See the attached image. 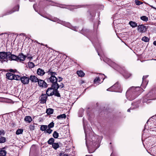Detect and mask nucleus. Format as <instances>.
<instances>
[{"mask_svg":"<svg viewBox=\"0 0 156 156\" xmlns=\"http://www.w3.org/2000/svg\"><path fill=\"white\" fill-rule=\"evenodd\" d=\"M62 154L61 153L60 154V156H61Z\"/></svg>","mask_w":156,"mask_h":156,"instance_id":"e2e57ef3","label":"nucleus"},{"mask_svg":"<svg viewBox=\"0 0 156 156\" xmlns=\"http://www.w3.org/2000/svg\"><path fill=\"white\" fill-rule=\"evenodd\" d=\"M53 136L55 138H57L58 137V133L55 131L53 134Z\"/></svg>","mask_w":156,"mask_h":156,"instance_id":"473e14b6","label":"nucleus"},{"mask_svg":"<svg viewBox=\"0 0 156 156\" xmlns=\"http://www.w3.org/2000/svg\"><path fill=\"white\" fill-rule=\"evenodd\" d=\"M29 129L31 131L34 130L35 129V126L34 125H30L29 126Z\"/></svg>","mask_w":156,"mask_h":156,"instance_id":"4c0bfd02","label":"nucleus"},{"mask_svg":"<svg viewBox=\"0 0 156 156\" xmlns=\"http://www.w3.org/2000/svg\"><path fill=\"white\" fill-rule=\"evenodd\" d=\"M105 76L103 74H99L98 77L96 78L94 80V83L97 85H98L101 83L105 79V77H104Z\"/></svg>","mask_w":156,"mask_h":156,"instance_id":"20e7f679","label":"nucleus"},{"mask_svg":"<svg viewBox=\"0 0 156 156\" xmlns=\"http://www.w3.org/2000/svg\"><path fill=\"white\" fill-rule=\"evenodd\" d=\"M28 66L30 68H32L35 66L34 64L32 62H29L28 63Z\"/></svg>","mask_w":156,"mask_h":156,"instance_id":"2f4dec72","label":"nucleus"},{"mask_svg":"<svg viewBox=\"0 0 156 156\" xmlns=\"http://www.w3.org/2000/svg\"><path fill=\"white\" fill-rule=\"evenodd\" d=\"M97 136H92L88 140L86 138V145L90 153L94 152L98 147V146H96L97 144Z\"/></svg>","mask_w":156,"mask_h":156,"instance_id":"f257e3e1","label":"nucleus"},{"mask_svg":"<svg viewBox=\"0 0 156 156\" xmlns=\"http://www.w3.org/2000/svg\"><path fill=\"white\" fill-rule=\"evenodd\" d=\"M151 6L152 8H154V9H156V8H155V7H153V6Z\"/></svg>","mask_w":156,"mask_h":156,"instance_id":"6e6d98bb","label":"nucleus"},{"mask_svg":"<svg viewBox=\"0 0 156 156\" xmlns=\"http://www.w3.org/2000/svg\"><path fill=\"white\" fill-rule=\"evenodd\" d=\"M148 76V75H145V76H143V80L144 79H145L146 78H147Z\"/></svg>","mask_w":156,"mask_h":156,"instance_id":"09e8293b","label":"nucleus"},{"mask_svg":"<svg viewBox=\"0 0 156 156\" xmlns=\"http://www.w3.org/2000/svg\"><path fill=\"white\" fill-rule=\"evenodd\" d=\"M41 44V45H44L43 44Z\"/></svg>","mask_w":156,"mask_h":156,"instance_id":"0e129e2a","label":"nucleus"},{"mask_svg":"<svg viewBox=\"0 0 156 156\" xmlns=\"http://www.w3.org/2000/svg\"><path fill=\"white\" fill-rule=\"evenodd\" d=\"M29 78L26 76L21 77V82L24 84H27L29 81Z\"/></svg>","mask_w":156,"mask_h":156,"instance_id":"9d476101","label":"nucleus"},{"mask_svg":"<svg viewBox=\"0 0 156 156\" xmlns=\"http://www.w3.org/2000/svg\"><path fill=\"white\" fill-rule=\"evenodd\" d=\"M30 58H31V59H32V57H30Z\"/></svg>","mask_w":156,"mask_h":156,"instance_id":"774afa93","label":"nucleus"},{"mask_svg":"<svg viewBox=\"0 0 156 156\" xmlns=\"http://www.w3.org/2000/svg\"><path fill=\"white\" fill-rule=\"evenodd\" d=\"M8 58L9 60H15L17 61V56L13 54H12L11 52L9 54Z\"/></svg>","mask_w":156,"mask_h":156,"instance_id":"ddd939ff","label":"nucleus"},{"mask_svg":"<svg viewBox=\"0 0 156 156\" xmlns=\"http://www.w3.org/2000/svg\"><path fill=\"white\" fill-rule=\"evenodd\" d=\"M55 141V139L53 138H51L48 140L47 142L48 144L50 145H52L54 144Z\"/></svg>","mask_w":156,"mask_h":156,"instance_id":"a878e982","label":"nucleus"},{"mask_svg":"<svg viewBox=\"0 0 156 156\" xmlns=\"http://www.w3.org/2000/svg\"><path fill=\"white\" fill-rule=\"evenodd\" d=\"M48 95L45 94H42L41 96V101L42 103L44 104L46 103L47 98Z\"/></svg>","mask_w":156,"mask_h":156,"instance_id":"9b49d317","label":"nucleus"},{"mask_svg":"<svg viewBox=\"0 0 156 156\" xmlns=\"http://www.w3.org/2000/svg\"><path fill=\"white\" fill-rule=\"evenodd\" d=\"M54 110L53 109L51 108L47 109L46 111V112L48 115L52 114L53 113Z\"/></svg>","mask_w":156,"mask_h":156,"instance_id":"4be33fe9","label":"nucleus"},{"mask_svg":"<svg viewBox=\"0 0 156 156\" xmlns=\"http://www.w3.org/2000/svg\"><path fill=\"white\" fill-rule=\"evenodd\" d=\"M9 54H10V52H0V57L2 60H4V61L7 62Z\"/></svg>","mask_w":156,"mask_h":156,"instance_id":"423d86ee","label":"nucleus"},{"mask_svg":"<svg viewBox=\"0 0 156 156\" xmlns=\"http://www.w3.org/2000/svg\"><path fill=\"white\" fill-rule=\"evenodd\" d=\"M54 88V91L55 92H54V94L53 95H55V96H57L58 97H60V95L59 93L58 90V89L57 88Z\"/></svg>","mask_w":156,"mask_h":156,"instance_id":"412c9836","label":"nucleus"},{"mask_svg":"<svg viewBox=\"0 0 156 156\" xmlns=\"http://www.w3.org/2000/svg\"><path fill=\"white\" fill-rule=\"evenodd\" d=\"M108 59L109 62L108 64H110L109 65L122 74L125 78H128L131 76V74L128 73L125 70L124 67H121L115 63L112 62L109 59Z\"/></svg>","mask_w":156,"mask_h":156,"instance_id":"7ed1b4c3","label":"nucleus"},{"mask_svg":"<svg viewBox=\"0 0 156 156\" xmlns=\"http://www.w3.org/2000/svg\"><path fill=\"white\" fill-rule=\"evenodd\" d=\"M84 111V110L83 108H81L80 109L78 113L79 117H81L83 116Z\"/></svg>","mask_w":156,"mask_h":156,"instance_id":"393cba45","label":"nucleus"},{"mask_svg":"<svg viewBox=\"0 0 156 156\" xmlns=\"http://www.w3.org/2000/svg\"><path fill=\"white\" fill-rule=\"evenodd\" d=\"M5 134L4 131L3 130H0V135Z\"/></svg>","mask_w":156,"mask_h":156,"instance_id":"37998d69","label":"nucleus"},{"mask_svg":"<svg viewBox=\"0 0 156 156\" xmlns=\"http://www.w3.org/2000/svg\"><path fill=\"white\" fill-rule=\"evenodd\" d=\"M19 5H18L16 6L14 8H13V10H12L10 11H8L6 13V15H8L11 13H12L16 11H18L19 10Z\"/></svg>","mask_w":156,"mask_h":156,"instance_id":"dca6fc26","label":"nucleus"},{"mask_svg":"<svg viewBox=\"0 0 156 156\" xmlns=\"http://www.w3.org/2000/svg\"><path fill=\"white\" fill-rule=\"evenodd\" d=\"M26 56L24 55L23 53H21L19 54L17 56V61L21 62V61H24Z\"/></svg>","mask_w":156,"mask_h":156,"instance_id":"f8f14e48","label":"nucleus"},{"mask_svg":"<svg viewBox=\"0 0 156 156\" xmlns=\"http://www.w3.org/2000/svg\"><path fill=\"white\" fill-rule=\"evenodd\" d=\"M52 146L55 150H56L59 147V145L58 143H54L52 144Z\"/></svg>","mask_w":156,"mask_h":156,"instance_id":"cd10ccee","label":"nucleus"},{"mask_svg":"<svg viewBox=\"0 0 156 156\" xmlns=\"http://www.w3.org/2000/svg\"><path fill=\"white\" fill-rule=\"evenodd\" d=\"M137 29L140 32L144 33L146 31L147 28L146 26L141 24L138 26Z\"/></svg>","mask_w":156,"mask_h":156,"instance_id":"6e6552de","label":"nucleus"},{"mask_svg":"<svg viewBox=\"0 0 156 156\" xmlns=\"http://www.w3.org/2000/svg\"><path fill=\"white\" fill-rule=\"evenodd\" d=\"M46 131L47 133H48L49 134H50L52 132V130L51 129L49 128H48V129L46 130Z\"/></svg>","mask_w":156,"mask_h":156,"instance_id":"ea45409f","label":"nucleus"},{"mask_svg":"<svg viewBox=\"0 0 156 156\" xmlns=\"http://www.w3.org/2000/svg\"><path fill=\"white\" fill-rule=\"evenodd\" d=\"M56 87H54L55 88H56L57 89H58L59 88H62L64 87V85L63 83H61V84L59 85L57 83V85H56Z\"/></svg>","mask_w":156,"mask_h":156,"instance_id":"c9c22d12","label":"nucleus"},{"mask_svg":"<svg viewBox=\"0 0 156 156\" xmlns=\"http://www.w3.org/2000/svg\"><path fill=\"white\" fill-rule=\"evenodd\" d=\"M14 80H20L21 78V76H19L18 75H16L14 74Z\"/></svg>","mask_w":156,"mask_h":156,"instance_id":"72a5a7b5","label":"nucleus"},{"mask_svg":"<svg viewBox=\"0 0 156 156\" xmlns=\"http://www.w3.org/2000/svg\"><path fill=\"white\" fill-rule=\"evenodd\" d=\"M153 44H154V45H155L156 46V41H154V42H153Z\"/></svg>","mask_w":156,"mask_h":156,"instance_id":"603ef678","label":"nucleus"},{"mask_svg":"<svg viewBox=\"0 0 156 156\" xmlns=\"http://www.w3.org/2000/svg\"><path fill=\"white\" fill-rule=\"evenodd\" d=\"M63 156H69V155L67 154H64Z\"/></svg>","mask_w":156,"mask_h":156,"instance_id":"864d4df0","label":"nucleus"},{"mask_svg":"<svg viewBox=\"0 0 156 156\" xmlns=\"http://www.w3.org/2000/svg\"><path fill=\"white\" fill-rule=\"evenodd\" d=\"M38 85L42 87H47L48 86L47 83L43 80L39 79L38 82Z\"/></svg>","mask_w":156,"mask_h":156,"instance_id":"1a4fd4ad","label":"nucleus"},{"mask_svg":"<svg viewBox=\"0 0 156 156\" xmlns=\"http://www.w3.org/2000/svg\"><path fill=\"white\" fill-rule=\"evenodd\" d=\"M34 0H29V1L30 2H33L34 1Z\"/></svg>","mask_w":156,"mask_h":156,"instance_id":"052dcab7","label":"nucleus"},{"mask_svg":"<svg viewBox=\"0 0 156 156\" xmlns=\"http://www.w3.org/2000/svg\"><path fill=\"white\" fill-rule=\"evenodd\" d=\"M151 93L150 92H149L147 95L148 96H149L150 95H151Z\"/></svg>","mask_w":156,"mask_h":156,"instance_id":"3c124183","label":"nucleus"},{"mask_svg":"<svg viewBox=\"0 0 156 156\" xmlns=\"http://www.w3.org/2000/svg\"><path fill=\"white\" fill-rule=\"evenodd\" d=\"M54 88L53 87L48 88L46 91V94L48 96H51L54 94Z\"/></svg>","mask_w":156,"mask_h":156,"instance_id":"0eeeda50","label":"nucleus"},{"mask_svg":"<svg viewBox=\"0 0 156 156\" xmlns=\"http://www.w3.org/2000/svg\"><path fill=\"white\" fill-rule=\"evenodd\" d=\"M129 24L133 28L137 26V23H136L132 21H130Z\"/></svg>","mask_w":156,"mask_h":156,"instance_id":"aec40b11","label":"nucleus"},{"mask_svg":"<svg viewBox=\"0 0 156 156\" xmlns=\"http://www.w3.org/2000/svg\"><path fill=\"white\" fill-rule=\"evenodd\" d=\"M142 40L145 42H147L149 41V39L148 37L144 36L142 38Z\"/></svg>","mask_w":156,"mask_h":156,"instance_id":"e433bc0d","label":"nucleus"},{"mask_svg":"<svg viewBox=\"0 0 156 156\" xmlns=\"http://www.w3.org/2000/svg\"><path fill=\"white\" fill-rule=\"evenodd\" d=\"M135 2L136 4L137 5H140L142 4L140 1L138 0H136Z\"/></svg>","mask_w":156,"mask_h":156,"instance_id":"a19ab883","label":"nucleus"},{"mask_svg":"<svg viewBox=\"0 0 156 156\" xmlns=\"http://www.w3.org/2000/svg\"><path fill=\"white\" fill-rule=\"evenodd\" d=\"M86 156H92V155H86Z\"/></svg>","mask_w":156,"mask_h":156,"instance_id":"680f3d73","label":"nucleus"},{"mask_svg":"<svg viewBox=\"0 0 156 156\" xmlns=\"http://www.w3.org/2000/svg\"><path fill=\"white\" fill-rule=\"evenodd\" d=\"M140 19L146 22L148 20V18L145 16H141Z\"/></svg>","mask_w":156,"mask_h":156,"instance_id":"7c9ffc66","label":"nucleus"},{"mask_svg":"<svg viewBox=\"0 0 156 156\" xmlns=\"http://www.w3.org/2000/svg\"><path fill=\"white\" fill-rule=\"evenodd\" d=\"M59 7L61 8H65V5H57Z\"/></svg>","mask_w":156,"mask_h":156,"instance_id":"c03bdc74","label":"nucleus"},{"mask_svg":"<svg viewBox=\"0 0 156 156\" xmlns=\"http://www.w3.org/2000/svg\"><path fill=\"white\" fill-rule=\"evenodd\" d=\"M66 23H63V25H65V26H66L68 27H69V23H67L66 24H65Z\"/></svg>","mask_w":156,"mask_h":156,"instance_id":"49530a36","label":"nucleus"},{"mask_svg":"<svg viewBox=\"0 0 156 156\" xmlns=\"http://www.w3.org/2000/svg\"><path fill=\"white\" fill-rule=\"evenodd\" d=\"M45 46H46V47H47V45H45Z\"/></svg>","mask_w":156,"mask_h":156,"instance_id":"69168bd1","label":"nucleus"},{"mask_svg":"<svg viewBox=\"0 0 156 156\" xmlns=\"http://www.w3.org/2000/svg\"><path fill=\"white\" fill-rule=\"evenodd\" d=\"M23 129H19L16 130V135H18L20 134H21L23 133Z\"/></svg>","mask_w":156,"mask_h":156,"instance_id":"c85d7f7f","label":"nucleus"},{"mask_svg":"<svg viewBox=\"0 0 156 156\" xmlns=\"http://www.w3.org/2000/svg\"><path fill=\"white\" fill-rule=\"evenodd\" d=\"M29 80H30L32 82L37 83L38 82L39 79L35 75H31L30 76Z\"/></svg>","mask_w":156,"mask_h":156,"instance_id":"4468645a","label":"nucleus"},{"mask_svg":"<svg viewBox=\"0 0 156 156\" xmlns=\"http://www.w3.org/2000/svg\"><path fill=\"white\" fill-rule=\"evenodd\" d=\"M54 123H53V122H52L48 125V127L49 128H52L54 127Z\"/></svg>","mask_w":156,"mask_h":156,"instance_id":"58836bf2","label":"nucleus"},{"mask_svg":"<svg viewBox=\"0 0 156 156\" xmlns=\"http://www.w3.org/2000/svg\"><path fill=\"white\" fill-rule=\"evenodd\" d=\"M151 6L152 8H154V9H156V8H155V7H153V6Z\"/></svg>","mask_w":156,"mask_h":156,"instance_id":"5fc2aeb1","label":"nucleus"},{"mask_svg":"<svg viewBox=\"0 0 156 156\" xmlns=\"http://www.w3.org/2000/svg\"><path fill=\"white\" fill-rule=\"evenodd\" d=\"M24 120L26 122L30 123L32 121V119L30 116H27L25 117Z\"/></svg>","mask_w":156,"mask_h":156,"instance_id":"a211bd4d","label":"nucleus"},{"mask_svg":"<svg viewBox=\"0 0 156 156\" xmlns=\"http://www.w3.org/2000/svg\"><path fill=\"white\" fill-rule=\"evenodd\" d=\"M116 86V84H115V85H114V86Z\"/></svg>","mask_w":156,"mask_h":156,"instance_id":"338daca9","label":"nucleus"},{"mask_svg":"<svg viewBox=\"0 0 156 156\" xmlns=\"http://www.w3.org/2000/svg\"><path fill=\"white\" fill-rule=\"evenodd\" d=\"M110 88H108L107 89V90L108 91H110Z\"/></svg>","mask_w":156,"mask_h":156,"instance_id":"bf43d9fd","label":"nucleus"},{"mask_svg":"<svg viewBox=\"0 0 156 156\" xmlns=\"http://www.w3.org/2000/svg\"><path fill=\"white\" fill-rule=\"evenodd\" d=\"M6 141V139L4 137H0V143H3Z\"/></svg>","mask_w":156,"mask_h":156,"instance_id":"f704fd0d","label":"nucleus"},{"mask_svg":"<svg viewBox=\"0 0 156 156\" xmlns=\"http://www.w3.org/2000/svg\"><path fill=\"white\" fill-rule=\"evenodd\" d=\"M4 148H3L0 151V156H5L6 154V151L4 150Z\"/></svg>","mask_w":156,"mask_h":156,"instance_id":"6ab92c4d","label":"nucleus"},{"mask_svg":"<svg viewBox=\"0 0 156 156\" xmlns=\"http://www.w3.org/2000/svg\"><path fill=\"white\" fill-rule=\"evenodd\" d=\"M130 110L129 109L128 110H127V111L128 112H130Z\"/></svg>","mask_w":156,"mask_h":156,"instance_id":"4d7b16f0","label":"nucleus"},{"mask_svg":"<svg viewBox=\"0 0 156 156\" xmlns=\"http://www.w3.org/2000/svg\"><path fill=\"white\" fill-rule=\"evenodd\" d=\"M47 126L46 125H42L41 126L40 129L42 131H44L46 130Z\"/></svg>","mask_w":156,"mask_h":156,"instance_id":"c756f323","label":"nucleus"},{"mask_svg":"<svg viewBox=\"0 0 156 156\" xmlns=\"http://www.w3.org/2000/svg\"><path fill=\"white\" fill-rule=\"evenodd\" d=\"M46 73H48V75L50 74L51 76L57 75L56 73L52 72V70L50 69Z\"/></svg>","mask_w":156,"mask_h":156,"instance_id":"bb28decb","label":"nucleus"},{"mask_svg":"<svg viewBox=\"0 0 156 156\" xmlns=\"http://www.w3.org/2000/svg\"><path fill=\"white\" fill-rule=\"evenodd\" d=\"M54 21L57 22L58 23H59L60 20H59L58 19L56 18L55 20H53Z\"/></svg>","mask_w":156,"mask_h":156,"instance_id":"de8ad7c7","label":"nucleus"},{"mask_svg":"<svg viewBox=\"0 0 156 156\" xmlns=\"http://www.w3.org/2000/svg\"><path fill=\"white\" fill-rule=\"evenodd\" d=\"M66 117V115L65 114H62L60 115H58L57 117V118L58 119H65Z\"/></svg>","mask_w":156,"mask_h":156,"instance_id":"5701e85b","label":"nucleus"},{"mask_svg":"<svg viewBox=\"0 0 156 156\" xmlns=\"http://www.w3.org/2000/svg\"><path fill=\"white\" fill-rule=\"evenodd\" d=\"M59 78V80L58 81V82H60V81L62 80V78L60 77Z\"/></svg>","mask_w":156,"mask_h":156,"instance_id":"8fccbe9b","label":"nucleus"},{"mask_svg":"<svg viewBox=\"0 0 156 156\" xmlns=\"http://www.w3.org/2000/svg\"><path fill=\"white\" fill-rule=\"evenodd\" d=\"M45 73V72L44 71V70L40 68L38 69L37 71V74L41 76H42Z\"/></svg>","mask_w":156,"mask_h":156,"instance_id":"2eb2a0df","label":"nucleus"},{"mask_svg":"<svg viewBox=\"0 0 156 156\" xmlns=\"http://www.w3.org/2000/svg\"><path fill=\"white\" fill-rule=\"evenodd\" d=\"M55 75L51 76L49 78L50 82L52 83L51 87L53 88L56 87V85H57V79L55 76Z\"/></svg>","mask_w":156,"mask_h":156,"instance_id":"39448f33","label":"nucleus"},{"mask_svg":"<svg viewBox=\"0 0 156 156\" xmlns=\"http://www.w3.org/2000/svg\"><path fill=\"white\" fill-rule=\"evenodd\" d=\"M14 74L11 73H7L6 74V76L8 79L10 80H14Z\"/></svg>","mask_w":156,"mask_h":156,"instance_id":"f3484780","label":"nucleus"},{"mask_svg":"<svg viewBox=\"0 0 156 156\" xmlns=\"http://www.w3.org/2000/svg\"><path fill=\"white\" fill-rule=\"evenodd\" d=\"M72 29L75 31H77L78 30V28L76 27H74Z\"/></svg>","mask_w":156,"mask_h":156,"instance_id":"a18cd8bd","label":"nucleus"},{"mask_svg":"<svg viewBox=\"0 0 156 156\" xmlns=\"http://www.w3.org/2000/svg\"><path fill=\"white\" fill-rule=\"evenodd\" d=\"M156 99V98L154 97V96L153 95V96H151V97H150L149 98H148L147 99V100H155Z\"/></svg>","mask_w":156,"mask_h":156,"instance_id":"79ce46f5","label":"nucleus"},{"mask_svg":"<svg viewBox=\"0 0 156 156\" xmlns=\"http://www.w3.org/2000/svg\"><path fill=\"white\" fill-rule=\"evenodd\" d=\"M0 61L2 62V59H1V57H0Z\"/></svg>","mask_w":156,"mask_h":156,"instance_id":"13d9d810","label":"nucleus"},{"mask_svg":"<svg viewBox=\"0 0 156 156\" xmlns=\"http://www.w3.org/2000/svg\"><path fill=\"white\" fill-rule=\"evenodd\" d=\"M77 73L79 76L80 77H83L85 75V73L83 72L81 70L77 71Z\"/></svg>","mask_w":156,"mask_h":156,"instance_id":"b1692460","label":"nucleus"},{"mask_svg":"<svg viewBox=\"0 0 156 156\" xmlns=\"http://www.w3.org/2000/svg\"><path fill=\"white\" fill-rule=\"evenodd\" d=\"M140 87H132L129 88L126 92L127 98L130 101L135 99L140 94Z\"/></svg>","mask_w":156,"mask_h":156,"instance_id":"f03ea898","label":"nucleus"}]
</instances>
